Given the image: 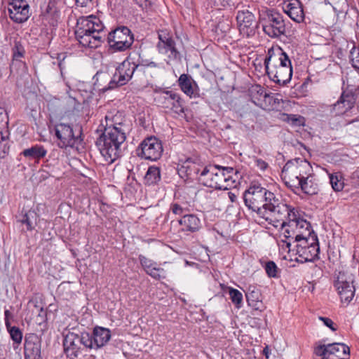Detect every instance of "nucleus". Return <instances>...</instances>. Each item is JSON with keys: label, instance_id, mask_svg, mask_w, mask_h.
Masks as SVG:
<instances>
[{"label": "nucleus", "instance_id": "nucleus-1", "mask_svg": "<svg viewBox=\"0 0 359 359\" xmlns=\"http://www.w3.org/2000/svg\"><path fill=\"white\" fill-rule=\"evenodd\" d=\"M245 205L252 211L258 214L262 213V209L269 212L270 217H266V220L271 222L275 221L277 217L285 213V203H286L280 195H276L273 192L261 187L259 184L251 185L243 194Z\"/></svg>", "mask_w": 359, "mask_h": 359}, {"label": "nucleus", "instance_id": "nucleus-2", "mask_svg": "<svg viewBox=\"0 0 359 359\" xmlns=\"http://www.w3.org/2000/svg\"><path fill=\"white\" fill-rule=\"evenodd\" d=\"M126 139L121 123L108 126L96 141L102 155L109 163H112L121 155V145Z\"/></svg>", "mask_w": 359, "mask_h": 359}, {"label": "nucleus", "instance_id": "nucleus-3", "mask_svg": "<svg viewBox=\"0 0 359 359\" xmlns=\"http://www.w3.org/2000/svg\"><path fill=\"white\" fill-rule=\"evenodd\" d=\"M135 73V62L130 55L124 60L121 66L116 69V72L111 76L107 72L100 71L95 75L94 86L99 91L105 93L118 86L126 84L131 79Z\"/></svg>", "mask_w": 359, "mask_h": 359}, {"label": "nucleus", "instance_id": "nucleus-4", "mask_svg": "<svg viewBox=\"0 0 359 359\" xmlns=\"http://www.w3.org/2000/svg\"><path fill=\"white\" fill-rule=\"evenodd\" d=\"M264 65L269 77L273 82L283 86L290 81L292 76L291 61L281 48L276 53L269 50Z\"/></svg>", "mask_w": 359, "mask_h": 359}, {"label": "nucleus", "instance_id": "nucleus-5", "mask_svg": "<svg viewBox=\"0 0 359 359\" xmlns=\"http://www.w3.org/2000/svg\"><path fill=\"white\" fill-rule=\"evenodd\" d=\"M236 173L237 171L231 167L210 165L202 170L198 180L205 187L215 189L227 190L236 186V180L233 177Z\"/></svg>", "mask_w": 359, "mask_h": 359}, {"label": "nucleus", "instance_id": "nucleus-6", "mask_svg": "<svg viewBox=\"0 0 359 359\" xmlns=\"http://www.w3.org/2000/svg\"><path fill=\"white\" fill-rule=\"evenodd\" d=\"M75 34L78 41L83 46L90 48L100 46L106 36L102 22L100 19L93 16L82 19Z\"/></svg>", "mask_w": 359, "mask_h": 359}, {"label": "nucleus", "instance_id": "nucleus-7", "mask_svg": "<svg viewBox=\"0 0 359 359\" xmlns=\"http://www.w3.org/2000/svg\"><path fill=\"white\" fill-rule=\"evenodd\" d=\"M259 21L263 31L271 38L285 35L286 23L283 16L275 9L262 6L259 9Z\"/></svg>", "mask_w": 359, "mask_h": 359}, {"label": "nucleus", "instance_id": "nucleus-8", "mask_svg": "<svg viewBox=\"0 0 359 359\" xmlns=\"http://www.w3.org/2000/svg\"><path fill=\"white\" fill-rule=\"evenodd\" d=\"M285 213L280 215V217H277L273 225L275 227L280 226L282 229L287 226L292 228V231H295L296 233H299V231L302 232V229H304L306 234L310 236V223L301 217L299 210L287 203H285Z\"/></svg>", "mask_w": 359, "mask_h": 359}, {"label": "nucleus", "instance_id": "nucleus-9", "mask_svg": "<svg viewBox=\"0 0 359 359\" xmlns=\"http://www.w3.org/2000/svg\"><path fill=\"white\" fill-rule=\"evenodd\" d=\"M55 136L58 140L57 145L60 148L78 147L82 139L81 128L78 131L74 130L72 126L67 123H59L54 128Z\"/></svg>", "mask_w": 359, "mask_h": 359}, {"label": "nucleus", "instance_id": "nucleus-10", "mask_svg": "<svg viewBox=\"0 0 359 359\" xmlns=\"http://www.w3.org/2000/svg\"><path fill=\"white\" fill-rule=\"evenodd\" d=\"M236 8L238 9L236 18L241 34L246 37L254 36L258 28L255 15L241 4H238Z\"/></svg>", "mask_w": 359, "mask_h": 359}, {"label": "nucleus", "instance_id": "nucleus-11", "mask_svg": "<svg viewBox=\"0 0 359 359\" xmlns=\"http://www.w3.org/2000/svg\"><path fill=\"white\" fill-rule=\"evenodd\" d=\"M107 41L111 48L124 51L132 46L134 36L127 27L121 26L108 34Z\"/></svg>", "mask_w": 359, "mask_h": 359}, {"label": "nucleus", "instance_id": "nucleus-12", "mask_svg": "<svg viewBox=\"0 0 359 359\" xmlns=\"http://www.w3.org/2000/svg\"><path fill=\"white\" fill-rule=\"evenodd\" d=\"M354 276L347 271L339 272L334 283L342 302L349 303L355 295V288L353 285Z\"/></svg>", "mask_w": 359, "mask_h": 359}, {"label": "nucleus", "instance_id": "nucleus-13", "mask_svg": "<svg viewBox=\"0 0 359 359\" xmlns=\"http://www.w3.org/2000/svg\"><path fill=\"white\" fill-rule=\"evenodd\" d=\"M158 42L156 48L160 54L166 55L170 60H177L181 57L176 43L172 38V34L168 29L158 32Z\"/></svg>", "mask_w": 359, "mask_h": 359}, {"label": "nucleus", "instance_id": "nucleus-14", "mask_svg": "<svg viewBox=\"0 0 359 359\" xmlns=\"http://www.w3.org/2000/svg\"><path fill=\"white\" fill-rule=\"evenodd\" d=\"M314 353L323 359H346L350 354L348 346L343 343H332L327 345H319Z\"/></svg>", "mask_w": 359, "mask_h": 359}, {"label": "nucleus", "instance_id": "nucleus-15", "mask_svg": "<svg viewBox=\"0 0 359 359\" xmlns=\"http://www.w3.org/2000/svg\"><path fill=\"white\" fill-rule=\"evenodd\" d=\"M139 148L141 151L138 155L152 161L159 159L163 151L161 141L154 136L145 138Z\"/></svg>", "mask_w": 359, "mask_h": 359}, {"label": "nucleus", "instance_id": "nucleus-16", "mask_svg": "<svg viewBox=\"0 0 359 359\" xmlns=\"http://www.w3.org/2000/svg\"><path fill=\"white\" fill-rule=\"evenodd\" d=\"M310 239V246L301 247L299 250H297V252H295V255H298V257L296 258L297 262H313L319 258L320 247L317 236H311Z\"/></svg>", "mask_w": 359, "mask_h": 359}, {"label": "nucleus", "instance_id": "nucleus-17", "mask_svg": "<svg viewBox=\"0 0 359 359\" xmlns=\"http://www.w3.org/2000/svg\"><path fill=\"white\" fill-rule=\"evenodd\" d=\"M8 10L11 19L17 23H22L29 17V5L25 0H12Z\"/></svg>", "mask_w": 359, "mask_h": 359}, {"label": "nucleus", "instance_id": "nucleus-18", "mask_svg": "<svg viewBox=\"0 0 359 359\" xmlns=\"http://www.w3.org/2000/svg\"><path fill=\"white\" fill-rule=\"evenodd\" d=\"M357 99L356 92L352 90H344L338 101L332 105L336 114H342L351 109Z\"/></svg>", "mask_w": 359, "mask_h": 359}, {"label": "nucleus", "instance_id": "nucleus-19", "mask_svg": "<svg viewBox=\"0 0 359 359\" xmlns=\"http://www.w3.org/2000/svg\"><path fill=\"white\" fill-rule=\"evenodd\" d=\"M41 340L36 334L25 337V355L26 359H41Z\"/></svg>", "mask_w": 359, "mask_h": 359}, {"label": "nucleus", "instance_id": "nucleus-20", "mask_svg": "<svg viewBox=\"0 0 359 359\" xmlns=\"http://www.w3.org/2000/svg\"><path fill=\"white\" fill-rule=\"evenodd\" d=\"M178 224L181 226L180 231L187 235L198 231L202 226L201 219L194 214L184 215L178 220Z\"/></svg>", "mask_w": 359, "mask_h": 359}, {"label": "nucleus", "instance_id": "nucleus-21", "mask_svg": "<svg viewBox=\"0 0 359 359\" xmlns=\"http://www.w3.org/2000/svg\"><path fill=\"white\" fill-rule=\"evenodd\" d=\"M250 93L252 102L262 108L268 107L266 102H269L270 104L272 102L273 104L279 102L277 98L266 93L264 89L260 86H256L252 88L250 90Z\"/></svg>", "mask_w": 359, "mask_h": 359}, {"label": "nucleus", "instance_id": "nucleus-22", "mask_svg": "<svg viewBox=\"0 0 359 359\" xmlns=\"http://www.w3.org/2000/svg\"><path fill=\"white\" fill-rule=\"evenodd\" d=\"M63 346L67 356L76 358L82 351L78 334L74 332H68L65 335Z\"/></svg>", "mask_w": 359, "mask_h": 359}, {"label": "nucleus", "instance_id": "nucleus-23", "mask_svg": "<svg viewBox=\"0 0 359 359\" xmlns=\"http://www.w3.org/2000/svg\"><path fill=\"white\" fill-rule=\"evenodd\" d=\"M177 83L181 90L189 97L198 96V85L190 75L187 74H181L177 80Z\"/></svg>", "mask_w": 359, "mask_h": 359}, {"label": "nucleus", "instance_id": "nucleus-24", "mask_svg": "<svg viewBox=\"0 0 359 359\" xmlns=\"http://www.w3.org/2000/svg\"><path fill=\"white\" fill-rule=\"evenodd\" d=\"M139 259L140 264L152 278L156 280L165 279L166 278V272L163 268L157 267L156 263L144 256L140 255Z\"/></svg>", "mask_w": 359, "mask_h": 359}, {"label": "nucleus", "instance_id": "nucleus-25", "mask_svg": "<svg viewBox=\"0 0 359 359\" xmlns=\"http://www.w3.org/2000/svg\"><path fill=\"white\" fill-rule=\"evenodd\" d=\"M283 10L296 22H301L304 19L303 6L299 0H290L285 4Z\"/></svg>", "mask_w": 359, "mask_h": 359}, {"label": "nucleus", "instance_id": "nucleus-26", "mask_svg": "<svg viewBox=\"0 0 359 359\" xmlns=\"http://www.w3.org/2000/svg\"><path fill=\"white\" fill-rule=\"evenodd\" d=\"M93 339V348L97 350L104 346L111 339V332L109 329L96 326L90 334Z\"/></svg>", "mask_w": 359, "mask_h": 359}, {"label": "nucleus", "instance_id": "nucleus-27", "mask_svg": "<svg viewBox=\"0 0 359 359\" xmlns=\"http://www.w3.org/2000/svg\"><path fill=\"white\" fill-rule=\"evenodd\" d=\"M296 189H301L305 194L316 195L319 191V185L317 180L313 175L305 177L297 184Z\"/></svg>", "mask_w": 359, "mask_h": 359}, {"label": "nucleus", "instance_id": "nucleus-28", "mask_svg": "<svg viewBox=\"0 0 359 359\" xmlns=\"http://www.w3.org/2000/svg\"><path fill=\"white\" fill-rule=\"evenodd\" d=\"M283 172H287L289 181L286 182L287 186L294 189L297 187L300 182L301 174L299 173L295 163L293 161H288L283 167Z\"/></svg>", "mask_w": 359, "mask_h": 359}, {"label": "nucleus", "instance_id": "nucleus-29", "mask_svg": "<svg viewBox=\"0 0 359 359\" xmlns=\"http://www.w3.org/2000/svg\"><path fill=\"white\" fill-rule=\"evenodd\" d=\"M46 149L41 144H35L29 148L24 149L21 152V155L29 159H34L39 161L47 154Z\"/></svg>", "mask_w": 359, "mask_h": 359}, {"label": "nucleus", "instance_id": "nucleus-30", "mask_svg": "<svg viewBox=\"0 0 359 359\" xmlns=\"http://www.w3.org/2000/svg\"><path fill=\"white\" fill-rule=\"evenodd\" d=\"M161 180V171L160 168L156 166H150L145 175H144V181L145 183L151 185L156 184Z\"/></svg>", "mask_w": 359, "mask_h": 359}, {"label": "nucleus", "instance_id": "nucleus-31", "mask_svg": "<svg viewBox=\"0 0 359 359\" xmlns=\"http://www.w3.org/2000/svg\"><path fill=\"white\" fill-rule=\"evenodd\" d=\"M6 330L13 341V347L14 349L18 348L22 340V332L20 329L16 326H12L7 324Z\"/></svg>", "mask_w": 359, "mask_h": 359}, {"label": "nucleus", "instance_id": "nucleus-32", "mask_svg": "<svg viewBox=\"0 0 359 359\" xmlns=\"http://www.w3.org/2000/svg\"><path fill=\"white\" fill-rule=\"evenodd\" d=\"M175 98H178V94L171 90H164L157 98V100L165 108L170 107V104Z\"/></svg>", "mask_w": 359, "mask_h": 359}, {"label": "nucleus", "instance_id": "nucleus-33", "mask_svg": "<svg viewBox=\"0 0 359 359\" xmlns=\"http://www.w3.org/2000/svg\"><path fill=\"white\" fill-rule=\"evenodd\" d=\"M293 161L295 163V166L298 170L299 173L301 174L300 180H302L303 179H305V177H308L311 175L309 173L311 167L307 161L295 159Z\"/></svg>", "mask_w": 359, "mask_h": 359}, {"label": "nucleus", "instance_id": "nucleus-34", "mask_svg": "<svg viewBox=\"0 0 359 359\" xmlns=\"http://www.w3.org/2000/svg\"><path fill=\"white\" fill-rule=\"evenodd\" d=\"M37 217L38 215L36 212L34 210H30L25 212L20 222L22 224H25L27 225V229L28 231H31L34 229Z\"/></svg>", "mask_w": 359, "mask_h": 359}, {"label": "nucleus", "instance_id": "nucleus-35", "mask_svg": "<svg viewBox=\"0 0 359 359\" xmlns=\"http://www.w3.org/2000/svg\"><path fill=\"white\" fill-rule=\"evenodd\" d=\"M307 236H308L307 234L304 235L303 233V232H300V231H299V233H297L294 236V240L293 241V243H296V245L294 246V248L292 249V250L297 252V250H299V248L301 247L306 248V246H310V244H311V242H309V241H311L310 236H311L312 235L310 234V236H309V238H307Z\"/></svg>", "mask_w": 359, "mask_h": 359}, {"label": "nucleus", "instance_id": "nucleus-36", "mask_svg": "<svg viewBox=\"0 0 359 359\" xmlns=\"http://www.w3.org/2000/svg\"><path fill=\"white\" fill-rule=\"evenodd\" d=\"M8 130L0 132V158H4L9 151Z\"/></svg>", "mask_w": 359, "mask_h": 359}, {"label": "nucleus", "instance_id": "nucleus-37", "mask_svg": "<svg viewBox=\"0 0 359 359\" xmlns=\"http://www.w3.org/2000/svg\"><path fill=\"white\" fill-rule=\"evenodd\" d=\"M79 341L81 344L82 351L84 349H94L93 345V339L90 333L82 332L77 333Z\"/></svg>", "mask_w": 359, "mask_h": 359}, {"label": "nucleus", "instance_id": "nucleus-38", "mask_svg": "<svg viewBox=\"0 0 359 359\" xmlns=\"http://www.w3.org/2000/svg\"><path fill=\"white\" fill-rule=\"evenodd\" d=\"M264 268L266 273L269 278H277L280 276V269L273 261H268L265 263Z\"/></svg>", "mask_w": 359, "mask_h": 359}, {"label": "nucleus", "instance_id": "nucleus-39", "mask_svg": "<svg viewBox=\"0 0 359 359\" xmlns=\"http://www.w3.org/2000/svg\"><path fill=\"white\" fill-rule=\"evenodd\" d=\"M205 5L207 9L223 10L229 5V0H206Z\"/></svg>", "mask_w": 359, "mask_h": 359}, {"label": "nucleus", "instance_id": "nucleus-40", "mask_svg": "<svg viewBox=\"0 0 359 359\" xmlns=\"http://www.w3.org/2000/svg\"><path fill=\"white\" fill-rule=\"evenodd\" d=\"M229 294L232 303L234 304L238 309H240L243 302L242 293L237 289L231 287L229 290Z\"/></svg>", "mask_w": 359, "mask_h": 359}, {"label": "nucleus", "instance_id": "nucleus-41", "mask_svg": "<svg viewBox=\"0 0 359 359\" xmlns=\"http://www.w3.org/2000/svg\"><path fill=\"white\" fill-rule=\"evenodd\" d=\"M175 113L182 114L184 112V101L178 94V98H175L170 107Z\"/></svg>", "mask_w": 359, "mask_h": 359}, {"label": "nucleus", "instance_id": "nucleus-42", "mask_svg": "<svg viewBox=\"0 0 359 359\" xmlns=\"http://www.w3.org/2000/svg\"><path fill=\"white\" fill-rule=\"evenodd\" d=\"M330 182L332 189L336 191H339L344 188V182L341 181L337 174L329 175Z\"/></svg>", "mask_w": 359, "mask_h": 359}, {"label": "nucleus", "instance_id": "nucleus-43", "mask_svg": "<svg viewBox=\"0 0 359 359\" xmlns=\"http://www.w3.org/2000/svg\"><path fill=\"white\" fill-rule=\"evenodd\" d=\"M349 58L352 66L355 69H359V47H356L355 46H353L350 51Z\"/></svg>", "mask_w": 359, "mask_h": 359}, {"label": "nucleus", "instance_id": "nucleus-44", "mask_svg": "<svg viewBox=\"0 0 359 359\" xmlns=\"http://www.w3.org/2000/svg\"><path fill=\"white\" fill-rule=\"evenodd\" d=\"M296 232L295 231H292V229L290 230V229H285L284 233H283V236L285 238V240H282L281 241L283 243V244L282 245V248L284 249V246L285 245V248L288 249V252H290L292 250L291 249V246H292V243L291 241H287V239L292 238H293V236H295L296 235Z\"/></svg>", "mask_w": 359, "mask_h": 359}, {"label": "nucleus", "instance_id": "nucleus-45", "mask_svg": "<svg viewBox=\"0 0 359 359\" xmlns=\"http://www.w3.org/2000/svg\"><path fill=\"white\" fill-rule=\"evenodd\" d=\"M8 124V118L6 110L0 107V132H4L7 130Z\"/></svg>", "mask_w": 359, "mask_h": 359}, {"label": "nucleus", "instance_id": "nucleus-46", "mask_svg": "<svg viewBox=\"0 0 359 359\" xmlns=\"http://www.w3.org/2000/svg\"><path fill=\"white\" fill-rule=\"evenodd\" d=\"M170 210L175 215L182 217L184 215L187 214V210L178 203H172Z\"/></svg>", "mask_w": 359, "mask_h": 359}, {"label": "nucleus", "instance_id": "nucleus-47", "mask_svg": "<svg viewBox=\"0 0 359 359\" xmlns=\"http://www.w3.org/2000/svg\"><path fill=\"white\" fill-rule=\"evenodd\" d=\"M139 66H145V67H156V65L155 62L150 60V59H144L142 56V53H139V63L136 64L135 67L137 69Z\"/></svg>", "mask_w": 359, "mask_h": 359}, {"label": "nucleus", "instance_id": "nucleus-48", "mask_svg": "<svg viewBox=\"0 0 359 359\" xmlns=\"http://www.w3.org/2000/svg\"><path fill=\"white\" fill-rule=\"evenodd\" d=\"M303 118L300 116L294 114L287 115V121L294 126H301L303 124Z\"/></svg>", "mask_w": 359, "mask_h": 359}, {"label": "nucleus", "instance_id": "nucleus-49", "mask_svg": "<svg viewBox=\"0 0 359 359\" xmlns=\"http://www.w3.org/2000/svg\"><path fill=\"white\" fill-rule=\"evenodd\" d=\"M136 5L147 13L151 8V2L150 0H136Z\"/></svg>", "mask_w": 359, "mask_h": 359}, {"label": "nucleus", "instance_id": "nucleus-50", "mask_svg": "<svg viewBox=\"0 0 359 359\" xmlns=\"http://www.w3.org/2000/svg\"><path fill=\"white\" fill-rule=\"evenodd\" d=\"M318 319L320 320H321L324 323V325L325 326H327V327H329L331 330H332V331L337 330V326L334 325V323L330 318H327V317L319 316Z\"/></svg>", "mask_w": 359, "mask_h": 359}, {"label": "nucleus", "instance_id": "nucleus-51", "mask_svg": "<svg viewBox=\"0 0 359 359\" xmlns=\"http://www.w3.org/2000/svg\"><path fill=\"white\" fill-rule=\"evenodd\" d=\"M259 294L257 290H255V289L252 290H250V289H249L248 292L246 294V297H247L248 302H250L252 300V302L255 301L256 302H257L258 299H259ZM249 304H250V303H249Z\"/></svg>", "mask_w": 359, "mask_h": 359}, {"label": "nucleus", "instance_id": "nucleus-52", "mask_svg": "<svg viewBox=\"0 0 359 359\" xmlns=\"http://www.w3.org/2000/svg\"><path fill=\"white\" fill-rule=\"evenodd\" d=\"M23 56V49L21 46L18 45L15 46V50L13 52V59L18 60V58L22 57Z\"/></svg>", "mask_w": 359, "mask_h": 359}, {"label": "nucleus", "instance_id": "nucleus-53", "mask_svg": "<svg viewBox=\"0 0 359 359\" xmlns=\"http://www.w3.org/2000/svg\"><path fill=\"white\" fill-rule=\"evenodd\" d=\"M4 316H5V325L7 327V324L11 325L10 320L13 318V314L10 312L9 310L6 309L4 311Z\"/></svg>", "mask_w": 359, "mask_h": 359}, {"label": "nucleus", "instance_id": "nucleus-54", "mask_svg": "<svg viewBox=\"0 0 359 359\" xmlns=\"http://www.w3.org/2000/svg\"><path fill=\"white\" fill-rule=\"evenodd\" d=\"M255 163H256V165L262 170H264L268 166L267 163H266L264 161H263L261 158L256 159Z\"/></svg>", "mask_w": 359, "mask_h": 359}, {"label": "nucleus", "instance_id": "nucleus-55", "mask_svg": "<svg viewBox=\"0 0 359 359\" xmlns=\"http://www.w3.org/2000/svg\"><path fill=\"white\" fill-rule=\"evenodd\" d=\"M77 6L86 7L92 2L93 0H75Z\"/></svg>", "mask_w": 359, "mask_h": 359}, {"label": "nucleus", "instance_id": "nucleus-56", "mask_svg": "<svg viewBox=\"0 0 359 359\" xmlns=\"http://www.w3.org/2000/svg\"><path fill=\"white\" fill-rule=\"evenodd\" d=\"M129 172H130V175H128V181H130V180H132V181L135 180V173H133L131 170H129ZM132 182H133L128 183V188H126V191L128 189L129 191H130V189L133 188L132 186H131Z\"/></svg>", "mask_w": 359, "mask_h": 359}, {"label": "nucleus", "instance_id": "nucleus-57", "mask_svg": "<svg viewBox=\"0 0 359 359\" xmlns=\"http://www.w3.org/2000/svg\"><path fill=\"white\" fill-rule=\"evenodd\" d=\"M190 170V172L188 173L189 175H191V171L193 170L196 175H198L200 172V169L196 164H193L192 166L188 168Z\"/></svg>", "mask_w": 359, "mask_h": 359}, {"label": "nucleus", "instance_id": "nucleus-58", "mask_svg": "<svg viewBox=\"0 0 359 359\" xmlns=\"http://www.w3.org/2000/svg\"><path fill=\"white\" fill-rule=\"evenodd\" d=\"M137 223H138L137 228H138L139 233H145L149 231V227L144 226L143 225L140 226V222H137Z\"/></svg>", "mask_w": 359, "mask_h": 359}, {"label": "nucleus", "instance_id": "nucleus-59", "mask_svg": "<svg viewBox=\"0 0 359 359\" xmlns=\"http://www.w3.org/2000/svg\"><path fill=\"white\" fill-rule=\"evenodd\" d=\"M65 57L64 56L63 54H59L58 57H57V59L59 60L58 66L60 67V72H61L62 74V70H63L62 61L64 60Z\"/></svg>", "mask_w": 359, "mask_h": 359}, {"label": "nucleus", "instance_id": "nucleus-60", "mask_svg": "<svg viewBox=\"0 0 359 359\" xmlns=\"http://www.w3.org/2000/svg\"><path fill=\"white\" fill-rule=\"evenodd\" d=\"M228 196L231 202L234 203L237 199V196L233 192H228Z\"/></svg>", "mask_w": 359, "mask_h": 359}, {"label": "nucleus", "instance_id": "nucleus-61", "mask_svg": "<svg viewBox=\"0 0 359 359\" xmlns=\"http://www.w3.org/2000/svg\"><path fill=\"white\" fill-rule=\"evenodd\" d=\"M139 121H140V124L144 128H146V126H145V121L144 120H143L141 117L139 118Z\"/></svg>", "mask_w": 359, "mask_h": 359}, {"label": "nucleus", "instance_id": "nucleus-62", "mask_svg": "<svg viewBox=\"0 0 359 359\" xmlns=\"http://www.w3.org/2000/svg\"><path fill=\"white\" fill-rule=\"evenodd\" d=\"M263 353L266 355V358H269V348L266 346L263 350Z\"/></svg>", "mask_w": 359, "mask_h": 359}, {"label": "nucleus", "instance_id": "nucleus-63", "mask_svg": "<svg viewBox=\"0 0 359 359\" xmlns=\"http://www.w3.org/2000/svg\"><path fill=\"white\" fill-rule=\"evenodd\" d=\"M354 177L357 178L359 182V168L354 172Z\"/></svg>", "mask_w": 359, "mask_h": 359}, {"label": "nucleus", "instance_id": "nucleus-64", "mask_svg": "<svg viewBox=\"0 0 359 359\" xmlns=\"http://www.w3.org/2000/svg\"><path fill=\"white\" fill-rule=\"evenodd\" d=\"M2 48L3 47L0 45V59H1L4 56V51H3Z\"/></svg>", "mask_w": 359, "mask_h": 359}]
</instances>
